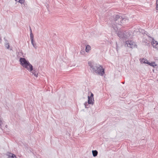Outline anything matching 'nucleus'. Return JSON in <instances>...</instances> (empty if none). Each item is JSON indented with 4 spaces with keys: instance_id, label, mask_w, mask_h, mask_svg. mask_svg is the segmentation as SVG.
I'll use <instances>...</instances> for the list:
<instances>
[{
    "instance_id": "4",
    "label": "nucleus",
    "mask_w": 158,
    "mask_h": 158,
    "mask_svg": "<svg viewBox=\"0 0 158 158\" xmlns=\"http://www.w3.org/2000/svg\"><path fill=\"white\" fill-rule=\"evenodd\" d=\"M129 34L125 31H118L117 33L118 36L120 38L123 40L127 39L128 37Z\"/></svg>"
},
{
    "instance_id": "8",
    "label": "nucleus",
    "mask_w": 158,
    "mask_h": 158,
    "mask_svg": "<svg viewBox=\"0 0 158 158\" xmlns=\"http://www.w3.org/2000/svg\"><path fill=\"white\" fill-rule=\"evenodd\" d=\"M152 44L153 47L158 49V42L155 40L153 39H152Z\"/></svg>"
},
{
    "instance_id": "14",
    "label": "nucleus",
    "mask_w": 158,
    "mask_h": 158,
    "mask_svg": "<svg viewBox=\"0 0 158 158\" xmlns=\"http://www.w3.org/2000/svg\"><path fill=\"white\" fill-rule=\"evenodd\" d=\"M92 153L93 156L94 157H96L98 155V152L96 150H92Z\"/></svg>"
},
{
    "instance_id": "12",
    "label": "nucleus",
    "mask_w": 158,
    "mask_h": 158,
    "mask_svg": "<svg viewBox=\"0 0 158 158\" xmlns=\"http://www.w3.org/2000/svg\"><path fill=\"white\" fill-rule=\"evenodd\" d=\"M140 62L141 63H145L148 64V60H145L144 59H140Z\"/></svg>"
},
{
    "instance_id": "2",
    "label": "nucleus",
    "mask_w": 158,
    "mask_h": 158,
    "mask_svg": "<svg viewBox=\"0 0 158 158\" xmlns=\"http://www.w3.org/2000/svg\"><path fill=\"white\" fill-rule=\"evenodd\" d=\"M121 18H122V16L118 15L113 16V19L111 21L110 24L112 27L115 30H116V28H117V25H119L118 23H119L120 20L119 19Z\"/></svg>"
},
{
    "instance_id": "25",
    "label": "nucleus",
    "mask_w": 158,
    "mask_h": 158,
    "mask_svg": "<svg viewBox=\"0 0 158 158\" xmlns=\"http://www.w3.org/2000/svg\"><path fill=\"white\" fill-rule=\"evenodd\" d=\"M2 38H1V37L0 36V42L1 43V41H2Z\"/></svg>"
},
{
    "instance_id": "5",
    "label": "nucleus",
    "mask_w": 158,
    "mask_h": 158,
    "mask_svg": "<svg viewBox=\"0 0 158 158\" xmlns=\"http://www.w3.org/2000/svg\"><path fill=\"white\" fill-rule=\"evenodd\" d=\"M98 67L99 68H98L97 69V71H96L95 73L98 75L103 76L105 73L104 69L103 68L102 66L100 65Z\"/></svg>"
},
{
    "instance_id": "15",
    "label": "nucleus",
    "mask_w": 158,
    "mask_h": 158,
    "mask_svg": "<svg viewBox=\"0 0 158 158\" xmlns=\"http://www.w3.org/2000/svg\"><path fill=\"white\" fill-rule=\"evenodd\" d=\"M29 28L30 30V39H32V38H34V35L32 33V31L30 26H29Z\"/></svg>"
},
{
    "instance_id": "19",
    "label": "nucleus",
    "mask_w": 158,
    "mask_h": 158,
    "mask_svg": "<svg viewBox=\"0 0 158 158\" xmlns=\"http://www.w3.org/2000/svg\"><path fill=\"white\" fill-rule=\"evenodd\" d=\"M84 104V105L85 106V108H88V107L87 106L89 105V104L88 102H85V103Z\"/></svg>"
},
{
    "instance_id": "26",
    "label": "nucleus",
    "mask_w": 158,
    "mask_h": 158,
    "mask_svg": "<svg viewBox=\"0 0 158 158\" xmlns=\"http://www.w3.org/2000/svg\"><path fill=\"white\" fill-rule=\"evenodd\" d=\"M123 84H124V82H123Z\"/></svg>"
},
{
    "instance_id": "17",
    "label": "nucleus",
    "mask_w": 158,
    "mask_h": 158,
    "mask_svg": "<svg viewBox=\"0 0 158 158\" xmlns=\"http://www.w3.org/2000/svg\"><path fill=\"white\" fill-rule=\"evenodd\" d=\"M149 65L153 67L156 66V65L155 62H152L151 63L149 62Z\"/></svg>"
},
{
    "instance_id": "27",
    "label": "nucleus",
    "mask_w": 158,
    "mask_h": 158,
    "mask_svg": "<svg viewBox=\"0 0 158 158\" xmlns=\"http://www.w3.org/2000/svg\"><path fill=\"white\" fill-rule=\"evenodd\" d=\"M15 1H16V0H15Z\"/></svg>"
},
{
    "instance_id": "9",
    "label": "nucleus",
    "mask_w": 158,
    "mask_h": 158,
    "mask_svg": "<svg viewBox=\"0 0 158 158\" xmlns=\"http://www.w3.org/2000/svg\"><path fill=\"white\" fill-rule=\"evenodd\" d=\"M119 19L120 20V22H119V23H118V24L119 25H122V24L125 23L126 21L127 20V19L126 18H123L122 17V18Z\"/></svg>"
},
{
    "instance_id": "11",
    "label": "nucleus",
    "mask_w": 158,
    "mask_h": 158,
    "mask_svg": "<svg viewBox=\"0 0 158 158\" xmlns=\"http://www.w3.org/2000/svg\"><path fill=\"white\" fill-rule=\"evenodd\" d=\"M31 41L32 44L33 45L35 49H37L38 48V46L34 42V38H32V39H30Z\"/></svg>"
},
{
    "instance_id": "18",
    "label": "nucleus",
    "mask_w": 158,
    "mask_h": 158,
    "mask_svg": "<svg viewBox=\"0 0 158 158\" xmlns=\"http://www.w3.org/2000/svg\"><path fill=\"white\" fill-rule=\"evenodd\" d=\"M5 47L7 49H9L10 48V45L9 43L5 44Z\"/></svg>"
},
{
    "instance_id": "13",
    "label": "nucleus",
    "mask_w": 158,
    "mask_h": 158,
    "mask_svg": "<svg viewBox=\"0 0 158 158\" xmlns=\"http://www.w3.org/2000/svg\"><path fill=\"white\" fill-rule=\"evenodd\" d=\"M91 49V47L89 45H87L86 46L85 51L86 52H88Z\"/></svg>"
},
{
    "instance_id": "6",
    "label": "nucleus",
    "mask_w": 158,
    "mask_h": 158,
    "mask_svg": "<svg viewBox=\"0 0 158 158\" xmlns=\"http://www.w3.org/2000/svg\"><path fill=\"white\" fill-rule=\"evenodd\" d=\"M90 93V95L88 96V104H92L93 105L94 104V94L91 93Z\"/></svg>"
},
{
    "instance_id": "22",
    "label": "nucleus",
    "mask_w": 158,
    "mask_h": 158,
    "mask_svg": "<svg viewBox=\"0 0 158 158\" xmlns=\"http://www.w3.org/2000/svg\"><path fill=\"white\" fill-rule=\"evenodd\" d=\"M4 40L5 41V44L9 43H8V40L6 39L5 37L4 38Z\"/></svg>"
},
{
    "instance_id": "16",
    "label": "nucleus",
    "mask_w": 158,
    "mask_h": 158,
    "mask_svg": "<svg viewBox=\"0 0 158 158\" xmlns=\"http://www.w3.org/2000/svg\"><path fill=\"white\" fill-rule=\"evenodd\" d=\"M140 32H141L142 34H144V35H146L148 36V32L146 31H145L143 29H141L139 31Z\"/></svg>"
},
{
    "instance_id": "21",
    "label": "nucleus",
    "mask_w": 158,
    "mask_h": 158,
    "mask_svg": "<svg viewBox=\"0 0 158 158\" xmlns=\"http://www.w3.org/2000/svg\"><path fill=\"white\" fill-rule=\"evenodd\" d=\"M156 10H158V0H156Z\"/></svg>"
},
{
    "instance_id": "7",
    "label": "nucleus",
    "mask_w": 158,
    "mask_h": 158,
    "mask_svg": "<svg viewBox=\"0 0 158 158\" xmlns=\"http://www.w3.org/2000/svg\"><path fill=\"white\" fill-rule=\"evenodd\" d=\"M126 43L127 47L132 48H135L136 45L135 43L131 40L127 41Z\"/></svg>"
},
{
    "instance_id": "23",
    "label": "nucleus",
    "mask_w": 158,
    "mask_h": 158,
    "mask_svg": "<svg viewBox=\"0 0 158 158\" xmlns=\"http://www.w3.org/2000/svg\"><path fill=\"white\" fill-rule=\"evenodd\" d=\"M81 53L82 54L84 55V54L85 53V52L83 51H81Z\"/></svg>"
},
{
    "instance_id": "10",
    "label": "nucleus",
    "mask_w": 158,
    "mask_h": 158,
    "mask_svg": "<svg viewBox=\"0 0 158 158\" xmlns=\"http://www.w3.org/2000/svg\"><path fill=\"white\" fill-rule=\"evenodd\" d=\"M7 153L10 154H7V155L8 156L7 158H17L15 154L11 153L10 152H7Z\"/></svg>"
},
{
    "instance_id": "24",
    "label": "nucleus",
    "mask_w": 158,
    "mask_h": 158,
    "mask_svg": "<svg viewBox=\"0 0 158 158\" xmlns=\"http://www.w3.org/2000/svg\"><path fill=\"white\" fill-rule=\"evenodd\" d=\"M116 50H117V52H118V46H117V43H116Z\"/></svg>"
},
{
    "instance_id": "20",
    "label": "nucleus",
    "mask_w": 158,
    "mask_h": 158,
    "mask_svg": "<svg viewBox=\"0 0 158 158\" xmlns=\"http://www.w3.org/2000/svg\"><path fill=\"white\" fill-rule=\"evenodd\" d=\"M25 2V0H19L18 1V2H19L21 4H22L24 3Z\"/></svg>"
},
{
    "instance_id": "3",
    "label": "nucleus",
    "mask_w": 158,
    "mask_h": 158,
    "mask_svg": "<svg viewBox=\"0 0 158 158\" xmlns=\"http://www.w3.org/2000/svg\"><path fill=\"white\" fill-rule=\"evenodd\" d=\"M88 64L90 67V69L91 72L95 73L97 69L99 68L98 67L99 65L91 61L88 62Z\"/></svg>"
},
{
    "instance_id": "1",
    "label": "nucleus",
    "mask_w": 158,
    "mask_h": 158,
    "mask_svg": "<svg viewBox=\"0 0 158 158\" xmlns=\"http://www.w3.org/2000/svg\"><path fill=\"white\" fill-rule=\"evenodd\" d=\"M20 64L23 67L26 69L29 72L32 73L36 77H38L39 71L38 69L33 68V66L29 61L24 58L21 57L19 59Z\"/></svg>"
}]
</instances>
